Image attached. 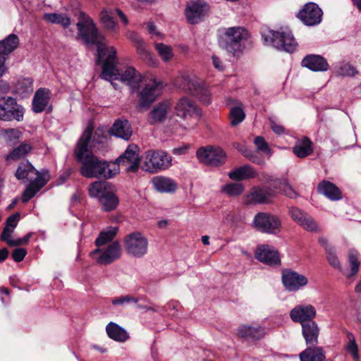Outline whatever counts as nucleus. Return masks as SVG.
Instances as JSON below:
<instances>
[{"label":"nucleus","instance_id":"nucleus-37","mask_svg":"<svg viewBox=\"0 0 361 361\" xmlns=\"http://www.w3.org/2000/svg\"><path fill=\"white\" fill-rule=\"evenodd\" d=\"M106 331L109 338L118 342H125L129 337L124 329L114 322L106 326Z\"/></svg>","mask_w":361,"mask_h":361},{"label":"nucleus","instance_id":"nucleus-19","mask_svg":"<svg viewBox=\"0 0 361 361\" xmlns=\"http://www.w3.org/2000/svg\"><path fill=\"white\" fill-rule=\"evenodd\" d=\"M282 282L288 291H297L307 284L308 279L296 271L286 270L282 274Z\"/></svg>","mask_w":361,"mask_h":361},{"label":"nucleus","instance_id":"nucleus-39","mask_svg":"<svg viewBox=\"0 0 361 361\" xmlns=\"http://www.w3.org/2000/svg\"><path fill=\"white\" fill-rule=\"evenodd\" d=\"M300 361H324L325 355L321 348H307L300 354Z\"/></svg>","mask_w":361,"mask_h":361},{"label":"nucleus","instance_id":"nucleus-8","mask_svg":"<svg viewBox=\"0 0 361 361\" xmlns=\"http://www.w3.org/2000/svg\"><path fill=\"white\" fill-rule=\"evenodd\" d=\"M171 157L161 150H148L142 156V169L149 173L167 169L171 165Z\"/></svg>","mask_w":361,"mask_h":361},{"label":"nucleus","instance_id":"nucleus-44","mask_svg":"<svg viewBox=\"0 0 361 361\" xmlns=\"http://www.w3.org/2000/svg\"><path fill=\"white\" fill-rule=\"evenodd\" d=\"M44 19L51 23L61 25L63 28H67L71 24L70 18L63 13H45Z\"/></svg>","mask_w":361,"mask_h":361},{"label":"nucleus","instance_id":"nucleus-24","mask_svg":"<svg viewBox=\"0 0 361 361\" xmlns=\"http://www.w3.org/2000/svg\"><path fill=\"white\" fill-rule=\"evenodd\" d=\"M301 64L303 67L315 72L326 71L329 67L326 60L323 56L316 54L306 56L302 59Z\"/></svg>","mask_w":361,"mask_h":361},{"label":"nucleus","instance_id":"nucleus-16","mask_svg":"<svg viewBox=\"0 0 361 361\" xmlns=\"http://www.w3.org/2000/svg\"><path fill=\"white\" fill-rule=\"evenodd\" d=\"M255 257L259 262L271 267L281 265L279 252L274 247L269 245H259L255 251Z\"/></svg>","mask_w":361,"mask_h":361},{"label":"nucleus","instance_id":"nucleus-60","mask_svg":"<svg viewBox=\"0 0 361 361\" xmlns=\"http://www.w3.org/2000/svg\"><path fill=\"white\" fill-rule=\"evenodd\" d=\"M11 90V86L9 83L4 80H0V93L7 94Z\"/></svg>","mask_w":361,"mask_h":361},{"label":"nucleus","instance_id":"nucleus-58","mask_svg":"<svg viewBox=\"0 0 361 361\" xmlns=\"http://www.w3.org/2000/svg\"><path fill=\"white\" fill-rule=\"evenodd\" d=\"M270 125L272 130L278 135H281L285 132L284 127L277 123L271 118L270 119Z\"/></svg>","mask_w":361,"mask_h":361},{"label":"nucleus","instance_id":"nucleus-59","mask_svg":"<svg viewBox=\"0 0 361 361\" xmlns=\"http://www.w3.org/2000/svg\"><path fill=\"white\" fill-rule=\"evenodd\" d=\"M31 237V233L27 234L23 238H18L15 240V241L10 243V246H18L23 244H27L30 240Z\"/></svg>","mask_w":361,"mask_h":361},{"label":"nucleus","instance_id":"nucleus-62","mask_svg":"<svg viewBox=\"0 0 361 361\" xmlns=\"http://www.w3.org/2000/svg\"><path fill=\"white\" fill-rule=\"evenodd\" d=\"M319 244L323 246L326 250V252H328V249L329 248H334L333 246H331L329 243L328 240L324 237H319Z\"/></svg>","mask_w":361,"mask_h":361},{"label":"nucleus","instance_id":"nucleus-22","mask_svg":"<svg viewBox=\"0 0 361 361\" xmlns=\"http://www.w3.org/2000/svg\"><path fill=\"white\" fill-rule=\"evenodd\" d=\"M116 161L119 165L129 164V166H127V170L128 171L135 172L139 166L137 147L135 145H129L124 153L116 159Z\"/></svg>","mask_w":361,"mask_h":361},{"label":"nucleus","instance_id":"nucleus-17","mask_svg":"<svg viewBox=\"0 0 361 361\" xmlns=\"http://www.w3.org/2000/svg\"><path fill=\"white\" fill-rule=\"evenodd\" d=\"M289 213L293 221L303 229L310 232H320V227L317 223L306 212L297 207H291L289 209Z\"/></svg>","mask_w":361,"mask_h":361},{"label":"nucleus","instance_id":"nucleus-3","mask_svg":"<svg viewBox=\"0 0 361 361\" xmlns=\"http://www.w3.org/2000/svg\"><path fill=\"white\" fill-rule=\"evenodd\" d=\"M92 129L87 127L80 138L75 150L76 159L80 162V173L86 178H109L111 177L108 163L88 152V143L91 137Z\"/></svg>","mask_w":361,"mask_h":361},{"label":"nucleus","instance_id":"nucleus-64","mask_svg":"<svg viewBox=\"0 0 361 361\" xmlns=\"http://www.w3.org/2000/svg\"><path fill=\"white\" fill-rule=\"evenodd\" d=\"M212 61H213V64L216 68H217L219 70L223 69V66L221 65V61L218 57L214 56L212 57Z\"/></svg>","mask_w":361,"mask_h":361},{"label":"nucleus","instance_id":"nucleus-57","mask_svg":"<svg viewBox=\"0 0 361 361\" xmlns=\"http://www.w3.org/2000/svg\"><path fill=\"white\" fill-rule=\"evenodd\" d=\"M245 157H247L250 161L262 165L264 164V159L262 157H260L256 152H252V150H249L248 153L246 154Z\"/></svg>","mask_w":361,"mask_h":361},{"label":"nucleus","instance_id":"nucleus-55","mask_svg":"<svg viewBox=\"0 0 361 361\" xmlns=\"http://www.w3.org/2000/svg\"><path fill=\"white\" fill-rule=\"evenodd\" d=\"M254 143L256 145L257 150L270 154L271 149L264 137L261 136L256 137L254 140Z\"/></svg>","mask_w":361,"mask_h":361},{"label":"nucleus","instance_id":"nucleus-14","mask_svg":"<svg viewBox=\"0 0 361 361\" xmlns=\"http://www.w3.org/2000/svg\"><path fill=\"white\" fill-rule=\"evenodd\" d=\"M91 254L93 257L99 254V255L96 258V261L102 265H107L121 257V245L118 241H114L106 248H97L92 251Z\"/></svg>","mask_w":361,"mask_h":361},{"label":"nucleus","instance_id":"nucleus-18","mask_svg":"<svg viewBox=\"0 0 361 361\" xmlns=\"http://www.w3.org/2000/svg\"><path fill=\"white\" fill-rule=\"evenodd\" d=\"M209 11V6L202 0H196L188 4L185 16L191 24L198 23Z\"/></svg>","mask_w":361,"mask_h":361},{"label":"nucleus","instance_id":"nucleus-36","mask_svg":"<svg viewBox=\"0 0 361 361\" xmlns=\"http://www.w3.org/2000/svg\"><path fill=\"white\" fill-rule=\"evenodd\" d=\"M293 151L298 157L305 158L312 153V142L307 137H304L295 143Z\"/></svg>","mask_w":361,"mask_h":361},{"label":"nucleus","instance_id":"nucleus-9","mask_svg":"<svg viewBox=\"0 0 361 361\" xmlns=\"http://www.w3.org/2000/svg\"><path fill=\"white\" fill-rule=\"evenodd\" d=\"M123 246L128 255L141 258L148 252L149 241L142 233L134 231L124 237Z\"/></svg>","mask_w":361,"mask_h":361},{"label":"nucleus","instance_id":"nucleus-52","mask_svg":"<svg viewBox=\"0 0 361 361\" xmlns=\"http://www.w3.org/2000/svg\"><path fill=\"white\" fill-rule=\"evenodd\" d=\"M326 253V259L329 262V264L339 270L341 272L342 267L341 262L336 255L335 248H329L328 249V252Z\"/></svg>","mask_w":361,"mask_h":361},{"label":"nucleus","instance_id":"nucleus-42","mask_svg":"<svg viewBox=\"0 0 361 361\" xmlns=\"http://www.w3.org/2000/svg\"><path fill=\"white\" fill-rule=\"evenodd\" d=\"M91 128L92 130V128L91 126H88ZM92 133L91 134V137L88 143V152L90 153V151L92 149L94 150H99L104 148L106 145V136L104 135L103 132L101 131H96L94 134L92 136Z\"/></svg>","mask_w":361,"mask_h":361},{"label":"nucleus","instance_id":"nucleus-46","mask_svg":"<svg viewBox=\"0 0 361 361\" xmlns=\"http://www.w3.org/2000/svg\"><path fill=\"white\" fill-rule=\"evenodd\" d=\"M118 232L117 227H109L106 231H102L96 239V245L99 247L111 241Z\"/></svg>","mask_w":361,"mask_h":361},{"label":"nucleus","instance_id":"nucleus-21","mask_svg":"<svg viewBox=\"0 0 361 361\" xmlns=\"http://www.w3.org/2000/svg\"><path fill=\"white\" fill-rule=\"evenodd\" d=\"M316 317V310L312 305H300L295 306L290 312V319L301 324L313 320Z\"/></svg>","mask_w":361,"mask_h":361},{"label":"nucleus","instance_id":"nucleus-5","mask_svg":"<svg viewBox=\"0 0 361 361\" xmlns=\"http://www.w3.org/2000/svg\"><path fill=\"white\" fill-rule=\"evenodd\" d=\"M174 85L183 92L195 96L204 104H209L211 102V94L209 90L204 82L195 75H182L176 79Z\"/></svg>","mask_w":361,"mask_h":361},{"label":"nucleus","instance_id":"nucleus-56","mask_svg":"<svg viewBox=\"0 0 361 361\" xmlns=\"http://www.w3.org/2000/svg\"><path fill=\"white\" fill-rule=\"evenodd\" d=\"M27 254L26 250L24 248H16L12 252V258L16 262L23 260Z\"/></svg>","mask_w":361,"mask_h":361},{"label":"nucleus","instance_id":"nucleus-11","mask_svg":"<svg viewBox=\"0 0 361 361\" xmlns=\"http://www.w3.org/2000/svg\"><path fill=\"white\" fill-rule=\"evenodd\" d=\"M199 161L210 166H219L226 160L225 152L220 147L207 146L200 147L197 151Z\"/></svg>","mask_w":361,"mask_h":361},{"label":"nucleus","instance_id":"nucleus-51","mask_svg":"<svg viewBox=\"0 0 361 361\" xmlns=\"http://www.w3.org/2000/svg\"><path fill=\"white\" fill-rule=\"evenodd\" d=\"M275 188L281 190L285 195L290 198H295L298 196L297 192L289 185L286 179L279 181V183L275 185Z\"/></svg>","mask_w":361,"mask_h":361},{"label":"nucleus","instance_id":"nucleus-40","mask_svg":"<svg viewBox=\"0 0 361 361\" xmlns=\"http://www.w3.org/2000/svg\"><path fill=\"white\" fill-rule=\"evenodd\" d=\"M112 188V185L106 181H95L90 185L89 194L92 197L99 199Z\"/></svg>","mask_w":361,"mask_h":361},{"label":"nucleus","instance_id":"nucleus-30","mask_svg":"<svg viewBox=\"0 0 361 361\" xmlns=\"http://www.w3.org/2000/svg\"><path fill=\"white\" fill-rule=\"evenodd\" d=\"M19 220L20 214L18 212L13 214L6 219V226L3 230L0 238L2 241L6 242L8 245H10L11 243L15 241V240H11V238Z\"/></svg>","mask_w":361,"mask_h":361},{"label":"nucleus","instance_id":"nucleus-47","mask_svg":"<svg viewBox=\"0 0 361 361\" xmlns=\"http://www.w3.org/2000/svg\"><path fill=\"white\" fill-rule=\"evenodd\" d=\"M137 51L140 58L143 61L149 63L151 65L157 64L156 59L153 55L147 50L145 44L142 40H138V43L137 44Z\"/></svg>","mask_w":361,"mask_h":361},{"label":"nucleus","instance_id":"nucleus-34","mask_svg":"<svg viewBox=\"0 0 361 361\" xmlns=\"http://www.w3.org/2000/svg\"><path fill=\"white\" fill-rule=\"evenodd\" d=\"M19 42V38L16 34H10L0 41V54L6 57L18 48Z\"/></svg>","mask_w":361,"mask_h":361},{"label":"nucleus","instance_id":"nucleus-31","mask_svg":"<svg viewBox=\"0 0 361 361\" xmlns=\"http://www.w3.org/2000/svg\"><path fill=\"white\" fill-rule=\"evenodd\" d=\"M348 264L349 268H342L341 273L347 278L350 279L359 271L360 263L358 260V253L355 250H350L348 255Z\"/></svg>","mask_w":361,"mask_h":361},{"label":"nucleus","instance_id":"nucleus-23","mask_svg":"<svg viewBox=\"0 0 361 361\" xmlns=\"http://www.w3.org/2000/svg\"><path fill=\"white\" fill-rule=\"evenodd\" d=\"M51 92L47 88H39L35 93L32 99V111L35 113L39 114L46 110L48 107L49 111H51V106H49L51 99Z\"/></svg>","mask_w":361,"mask_h":361},{"label":"nucleus","instance_id":"nucleus-29","mask_svg":"<svg viewBox=\"0 0 361 361\" xmlns=\"http://www.w3.org/2000/svg\"><path fill=\"white\" fill-rule=\"evenodd\" d=\"M153 187L160 192H173L177 189V183L171 178L165 176H156L152 179Z\"/></svg>","mask_w":361,"mask_h":361},{"label":"nucleus","instance_id":"nucleus-32","mask_svg":"<svg viewBox=\"0 0 361 361\" xmlns=\"http://www.w3.org/2000/svg\"><path fill=\"white\" fill-rule=\"evenodd\" d=\"M228 176L232 180L240 181L254 178L257 176V173L253 167L245 164L230 171Z\"/></svg>","mask_w":361,"mask_h":361},{"label":"nucleus","instance_id":"nucleus-6","mask_svg":"<svg viewBox=\"0 0 361 361\" xmlns=\"http://www.w3.org/2000/svg\"><path fill=\"white\" fill-rule=\"evenodd\" d=\"M249 36L247 30L243 27H231L225 29L219 43L222 49L236 55L243 50Z\"/></svg>","mask_w":361,"mask_h":361},{"label":"nucleus","instance_id":"nucleus-26","mask_svg":"<svg viewBox=\"0 0 361 361\" xmlns=\"http://www.w3.org/2000/svg\"><path fill=\"white\" fill-rule=\"evenodd\" d=\"M265 334V329L261 325H242L238 329V336L247 340H259Z\"/></svg>","mask_w":361,"mask_h":361},{"label":"nucleus","instance_id":"nucleus-2","mask_svg":"<svg viewBox=\"0 0 361 361\" xmlns=\"http://www.w3.org/2000/svg\"><path fill=\"white\" fill-rule=\"evenodd\" d=\"M114 57L112 63L114 68L112 72L114 73L104 77L102 71L101 73L102 78L106 80H120L122 82L128 85L133 92L137 90L140 83L144 82L145 87L139 94V105L141 107L149 106L160 94L163 88L162 82L154 78L143 79L142 75L133 67H128L123 73H121L116 67L118 63L116 53Z\"/></svg>","mask_w":361,"mask_h":361},{"label":"nucleus","instance_id":"nucleus-12","mask_svg":"<svg viewBox=\"0 0 361 361\" xmlns=\"http://www.w3.org/2000/svg\"><path fill=\"white\" fill-rule=\"evenodd\" d=\"M254 227L262 233L276 234L279 232L281 223L280 219L267 212L257 213L253 220Z\"/></svg>","mask_w":361,"mask_h":361},{"label":"nucleus","instance_id":"nucleus-10","mask_svg":"<svg viewBox=\"0 0 361 361\" xmlns=\"http://www.w3.org/2000/svg\"><path fill=\"white\" fill-rule=\"evenodd\" d=\"M24 108L18 104L11 97H3L0 99V120L4 121L23 119Z\"/></svg>","mask_w":361,"mask_h":361},{"label":"nucleus","instance_id":"nucleus-20","mask_svg":"<svg viewBox=\"0 0 361 361\" xmlns=\"http://www.w3.org/2000/svg\"><path fill=\"white\" fill-rule=\"evenodd\" d=\"M175 113L183 120L200 116V112L193 101L185 97L180 98L176 103Z\"/></svg>","mask_w":361,"mask_h":361},{"label":"nucleus","instance_id":"nucleus-48","mask_svg":"<svg viewBox=\"0 0 361 361\" xmlns=\"http://www.w3.org/2000/svg\"><path fill=\"white\" fill-rule=\"evenodd\" d=\"M155 49L164 62H168L173 57V49L171 46L163 43H156Z\"/></svg>","mask_w":361,"mask_h":361},{"label":"nucleus","instance_id":"nucleus-45","mask_svg":"<svg viewBox=\"0 0 361 361\" xmlns=\"http://www.w3.org/2000/svg\"><path fill=\"white\" fill-rule=\"evenodd\" d=\"M335 73L336 75L343 77H352L357 73L356 69L347 62L338 63L335 66Z\"/></svg>","mask_w":361,"mask_h":361},{"label":"nucleus","instance_id":"nucleus-54","mask_svg":"<svg viewBox=\"0 0 361 361\" xmlns=\"http://www.w3.org/2000/svg\"><path fill=\"white\" fill-rule=\"evenodd\" d=\"M138 302V299L130 295H126L124 296H121L120 298H116L112 300L111 303L114 305H126L130 303H137Z\"/></svg>","mask_w":361,"mask_h":361},{"label":"nucleus","instance_id":"nucleus-63","mask_svg":"<svg viewBox=\"0 0 361 361\" xmlns=\"http://www.w3.org/2000/svg\"><path fill=\"white\" fill-rule=\"evenodd\" d=\"M234 146H235V149L238 151H239L240 152H241L245 157L246 156V154H247L250 150L246 147V146L243 145L240 143H235Z\"/></svg>","mask_w":361,"mask_h":361},{"label":"nucleus","instance_id":"nucleus-41","mask_svg":"<svg viewBox=\"0 0 361 361\" xmlns=\"http://www.w3.org/2000/svg\"><path fill=\"white\" fill-rule=\"evenodd\" d=\"M32 147L30 144L27 142L22 143L18 147L13 149L6 156V159L7 161H18L24 158L32 150Z\"/></svg>","mask_w":361,"mask_h":361},{"label":"nucleus","instance_id":"nucleus-43","mask_svg":"<svg viewBox=\"0 0 361 361\" xmlns=\"http://www.w3.org/2000/svg\"><path fill=\"white\" fill-rule=\"evenodd\" d=\"M170 109V104L168 102L159 103L156 105L151 112L154 122H162Z\"/></svg>","mask_w":361,"mask_h":361},{"label":"nucleus","instance_id":"nucleus-50","mask_svg":"<svg viewBox=\"0 0 361 361\" xmlns=\"http://www.w3.org/2000/svg\"><path fill=\"white\" fill-rule=\"evenodd\" d=\"M230 116L231 124L235 126L240 123L245 119V114L241 107L235 106L231 109Z\"/></svg>","mask_w":361,"mask_h":361},{"label":"nucleus","instance_id":"nucleus-33","mask_svg":"<svg viewBox=\"0 0 361 361\" xmlns=\"http://www.w3.org/2000/svg\"><path fill=\"white\" fill-rule=\"evenodd\" d=\"M33 92V80L30 78H19L14 85L13 93L20 97H27Z\"/></svg>","mask_w":361,"mask_h":361},{"label":"nucleus","instance_id":"nucleus-13","mask_svg":"<svg viewBox=\"0 0 361 361\" xmlns=\"http://www.w3.org/2000/svg\"><path fill=\"white\" fill-rule=\"evenodd\" d=\"M322 10L314 2L305 4L297 14V17L307 26L319 25L322 22Z\"/></svg>","mask_w":361,"mask_h":361},{"label":"nucleus","instance_id":"nucleus-4","mask_svg":"<svg viewBox=\"0 0 361 361\" xmlns=\"http://www.w3.org/2000/svg\"><path fill=\"white\" fill-rule=\"evenodd\" d=\"M18 180L28 179L29 184L23 193L22 201L27 202L42 188L49 180V172L47 169L37 171L32 164L28 161L21 162L15 173Z\"/></svg>","mask_w":361,"mask_h":361},{"label":"nucleus","instance_id":"nucleus-15","mask_svg":"<svg viewBox=\"0 0 361 361\" xmlns=\"http://www.w3.org/2000/svg\"><path fill=\"white\" fill-rule=\"evenodd\" d=\"M275 196V190L269 187L254 188L244 197L243 202L245 204H264Z\"/></svg>","mask_w":361,"mask_h":361},{"label":"nucleus","instance_id":"nucleus-28","mask_svg":"<svg viewBox=\"0 0 361 361\" xmlns=\"http://www.w3.org/2000/svg\"><path fill=\"white\" fill-rule=\"evenodd\" d=\"M116 14L125 25L128 23L127 17L120 9L116 8L114 11H110L106 8H104L100 13V20L106 28L109 30L115 29L116 24L114 17Z\"/></svg>","mask_w":361,"mask_h":361},{"label":"nucleus","instance_id":"nucleus-25","mask_svg":"<svg viewBox=\"0 0 361 361\" xmlns=\"http://www.w3.org/2000/svg\"><path fill=\"white\" fill-rule=\"evenodd\" d=\"M111 135L125 140H129L133 134L130 123L126 119H116L110 131Z\"/></svg>","mask_w":361,"mask_h":361},{"label":"nucleus","instance_id":"nucleus-53","mask_svg":"<svg viewBox=\"0 0 361 361\" xmlns=\"http://www.w3.org/2000/svg\"><path fill=\"white\" fill-rule=\"evenodd\" d=\"M349 343L346 346L347 350L352 355L355 361L359 360L358 347L355 342L354 336L351 333H348Z\"/></svg>","mask_w":361,"mask_h":361},{"label":"nucleus","instance_id":"nucleus-49","mask_svg":"<svg viewBox=\"0 0 361 361\" xmlns=\"http://www.w3.org/2000/svg\"><path fill=\"white\" fill-rule=\"evenodd\" d=\"M244 185L240 183H228L222 188V191L229 197L238 196L244 191Z\"/></svg>","mask_w":361,"mask_h":361},{"label":"nucleus","instance_id":"nucleus-35","mask_svg":"<svg viewBox=\"0 0 361 361\" xmlns=\"http://www.w3.org/2000/svg\"><path fill=\"white\" fill-rule=\"evenodd\" d=\"M319 192L330 199L331 200H338L341 199L340 190L332 183L323 181L318 185Z\"/></svg>","mask_w":361,"mask_h":361},{"label":"nucleus","instance_id":"nucleus-7","mask_svg":"<svg viewBox=\"0 0 361 361\" xmlns=\"http://www.w3.org/2000/svg\"><path fill=\"white\" fill-rule=\"evenodd\" d=\"M262 37L266 45L273 47L279 50L292 53L298 47L295 39L291 32L288 30H265L262 32Z\"/></svg>","mask_w":361,"mask_h":361},{"label":"nucleus","instance_id":"nucleus-38","mask_svg":"<svg viewBox=\"0 0 361 361\" xmlns=\"http://www.w3.org/2000/svg\"><path fill=\"white\" fill-rule=\"evenodd\" d=\"M99 201L101 204L102 209L104 212H110L115 209L119 202L118 197L114 192L113 188L104 195L102 196Z\"/></svg>","mask_w":361,"mask_h":361},{"label":"nucleus","instance_id":"nucleus-27","mask_svg":"<svg viewBox=\"0 0 361 361\" xmlns=\"http://www.w3.org/2000/svg\"><path fill=\"white\" fill-rule=\"evenodd\" d=\"M302 326V336L307 345H315L318 343L319 329L314 320L303 323Z\"/></svg>","mask_w":361,"mask_h":361},{"label":"nucleus","instance_id":"nucleus-1","mask_svg":"<svg viewBox=\"0 0 361 361\" xmlns=\"http://www.w3.org/2000/svg\"><path fill=\"white\" fill-rule=\"evenodd\" d=\"M78 35L87 45H97V61L103 63V75L112 74L113 61L116 54L114 47H108L105 37L99 32L93 20L86 13H80L76 24Z\"/></svg>","mask_w":361,"mask_h":361},{"label":"nucleus","instance_id":"nucleus-61","mask_svg":"<svg viewBox=\"0 0 361 361\" xmlns=\"http://www.w3.org/2000/svg\"><path fill=\"white\" fill-rule=\"evenodd\" d=\"M6 57L0 54V78H1L7 71L5 61Z\"/></svg>","mask_w":361,"mask_h":361}]
</instances>
